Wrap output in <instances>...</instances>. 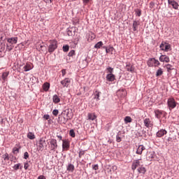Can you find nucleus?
<instances>
[{
	"instance_id": "1",
	"label": "nucleus",
	"mask_w": 179,
	"mask_h": 179,
	"mask_svg": "<svg viewBox=\"0 0 179 179\" xmlns=\"http://www.w3.org/2000/svg\"><path fill=\"white\" fill-rule=\"evenodd\" d=\"M48 52H54L56 48H58V41L52 40L49 41Z\"/></svg>"
},
{
	"instance_id": "2",
	"label": "nucleus",
	"mask_w": 179,
	"mask_h": 179,
	"mask_svg": "<svg viewBox=\"0 0 179 179\" xmlns=\"http://www.w3.org/2000/svg\"><path fill=\"white\" fill-rule=\"evenodd\" d=\"M167 104L170 110H173V108H176L177 107V103L176 102V99H174V98L168 99Z\"/></svg>"
},
{
	"instance_id": "3",
	"label": "nucleus",
	"mask_w": 179,
	"mask_h": 179,
	"mask_svg": "<svg viewBox=\"0 0 179 179\" xmlns=\"http://www.w3.org/2000/svg\"><path fill=\"white\" fill-rule=\"evenodd\" d=\"M148 66H159L160 65V62L159 60L155 59V58H151L149 59L148 62H147Z\"/></svg>"
},
{
	"instance_id": "4",
	"label": "nucleus",
	"mask_w": 179,
	"mask_h": 179,
	"mask_svg": "<svg viewBox=\"0 0 179 179\" xmlns=\"http://www.w3.org/2000/svg\"><path fill=\"white\" fill-rule=\"evenodd\" d=\"M66 115L68 118L65 117H61V116L59 117V121L60 124H66L68 122V120L72 118V115L69 116V112L66 113Z\"/></svg>"
},
{
	"instance_id": "5",
	"label": "nucleus",
	"mask_w": 179,
	"mask_h": 179,
	"mask_svg": "<svg viewBox=\"0 0 179 179\" xmlns=\"http://www.w3.org/2000/svg\"><path fill=\"white\" fill-rule=\"evenodd\" d=\"M159 48H161V50L162 51H165L166 52H168L169 50H170V48H171V45H170V44L165 43V42H162L159 46Z\"/></svg>"
},
{
	"instance_id": "6",
	"label": "nucleus",
	"mask_w": 179,
	"mask_h": 179,
	"mask_svg": "<svg viewBox=\"0 0 179 179\" xmlns=\"http://www.w3.org/2000/svg\"><path fill=\"white\" fill-rule=\"evenodd\" d=\"M155 115L156 118H162V117H166L167 115V113L163 110H155Z\"/></svg>"
},
{
	"instance_id": "7",
	"label": "nucleus",
	"mask_w": 179,
	"mask_h": 179,
	"mask_svg": "<svg viewBox=\"0 0 179 179\" xmlns=\"http://www.w3.org/2000/svg\"><path fill=\"white\" fill-rule=\"evenodd\" d=\"M141 159H136L133 161L131 165V170H133V171H135L138 167H141Z\"/></svg>"
},
{
	"instance_id": "8",
	"label": "nucleus",
	"mask_w": 179,
	"mask_h": 179,
	"mask_svg": "<svg viewBox=\"0 0 179 179\" xmlns=\"http://www.w3.org/2000/svg\"><path fill=\"white\" fill-rule=\"evenodd\" d=\"M50 150L55 151V149H57V148H58V145L57 144L56 139L52 138L50 141Z\"/></svg>"
},
{
	"instance_id": "9",
	"label": "nucleus",
	"mask_w": 179,
	"mask_h": 179,
	"mask_svg": "<svg viewBox=\"0 0 179 179\" xmlns=\"http://www.w3.org/2000/svg\"><path fill=\"white\" fill-rule=\"evenodd\" d=\"M164 135H167V130L164 129H162L159 130L156 134L157 138H162L164 136Z\"/></svg>"
},
{
	"instance_id": "10",
	"label": "nucleus",
	"mask_w": 179,
	"mask_h": 179,
	"mask_svg": "<svg viewBox=\"0 0 179 179\" xmlns=\"http://www.w3.org/2000/svg\"><path fill=\"white\" fill-rule=\"evenodd\" d=\"M61 85H62L63 87H68L69 85H71V78H66L61 81Z\"/></svg>"
},
{
	"instance_id": "11",
	"label": "nucleus",
	"mask_w": 179,
	"mask_h": 179,
	"mask_svg": "<svg viewBox=\"0 0 179 179\" xmlns=\"http://www.w3.org/2000/svg\"><path fill=\"white\" fill-rule=\"evenodd\" d=\"M143 123L146 128H152V127H153V123L152 122V121H150V119L149 118L144 119Z\"/></svg>"
},
{
	"instance_id": "12",
	"label": "nucleus",
	"mask_w": 179,
	"mask_h": 179,
	"mask_svg": "<svg viewBox=\"0 0 179 179\" xmlns=\"http://www.w3.org/2000/svg\"><path fill=\"white\" fill-rule=\"evenodd\" d=\"M168 3L169 5H171L173 9H178V3H177V1H176V0H168Z\"/></svg>"
},
{
	"instance_id": "13",
	"label": "nucleus",
	"mask_w": 179,
	"mask_h": 179,
	"mask_svg": "<svg viewBox=\"0 0 179 179\" xmlns=\"http://www.w3.org/2000/svg\"><path fill=\"white\" fill-rule=\"evenodd\" d=\"M159 61H160V62L169 63V62H170V57H169L167 55H162L159 57Z\"/></svg>"
},
{
	"instance_id": "14",
	"label": "nucleus",
	"mask_w": 179,
	"mask_h": 179,
	"mask_svg": "<svg viewBox=\"0 0 179 179\" xmlns=\"http://www.w3.org/2000/svg\"><path fill=\"white\" fill-rule=\"evenodd\" d=\"M62 149L63 150H68L69 149V141L68 140H62Z\"/></svg>"
},
{
	"instance_id": "15",
	"label": "nucleus",
	"mask_w": 179,
	"mask_h": 179,
	"mask_svg": "<svg viewBox=\"0 0 179 179\" xmlns=\"http://www.w3.org/2000/svg\"><path fill=\"white\" fill-rule=\"evenodd\" d=\"M106 78L108 82H114V80H115V75L113 73L107 74Z\"/></svg>"
},
{
	"instance_id": "16",
	"label": "nucleus",
	"mask_w": 179,
	"mask_h": 179,
	"mask_svg": "<svg viewBox=\"0 0 179 179\" xmlns=\"http://www.w3.org/2000/svg\"><path fill=\"white\" fill-rule=\"evenodd\" d=\"M17 40H18L17 37H13V38H7L8 43H9V44H11V45H13V44H17Z\"/></svg>"
},
{
	"instance_id": "17",
	"label": "nucleus",
	"mask_w": 179,
	"mask_h": 179,
	"mask_svg": "<svg viewBox=\"0 0 179 179\" xmlns=\"http://www.w3.org/2000/svg\"><path fill=\"white\" fill-rule=\"evenodd\" d=\"M117 94L119 97H125V96H127V90H120L117 92Z\"/></svg>"
},
{
	"instance_id": "18",
	"label": "nucleus",
	"mask_w": 179,
	"mask_h": 179,
	"mask_svg": "<svg viewBox=\"0 0 179 179\" xmlns=\"http://www.w3.org/2000/svg\"><path fill=\"white\" fill-rule=\"evenodd\" d=\"M145 149H146V148H145L143 145H138V148L136 150V155H142V152Z\"/></svg>"
},
{
	"instance_id": "19",
	"label": "nucleus",
	"mask_w": 179,
	"mask_h": 179,
	"mask_svg": "<svg viewBox=\"0 0 179 179\" xmlns=\"http://www.w3.org/2000/svg\"><path fill=\"white\" fill-rule=\"evenodd\" d=\"M125 69L128 72H134L135 71V68H134V66H132V64H131V63H127Z\"/></svg>"
},
{
	"instance_id": "20",
	"label": "nucleus",
	"mask_w": 179,
	"mask_h": 179,
	"mask_svg": "<svg viewBox=\"0 0 179 179\" xmlns=\"http://www.w3.org/2000/svg\"><path fill=\"white\" fill-rule=\"evenodd\" d=\"M8 76H9V71L2 73L1 78L3 80V83H5V82L8 81Z\"/></svg>"
},
{
	"instance_id": "21",
	"label": "nucleus",
	"mask_w": 179,
	"mask_h": 179,
	"mask_svg": "<svg viewBox=\"0 0 179 179\" xmlns=\"http://www.w3.org/2000/svg\"><path fill=\"white\" fill-rule=\"evenodd\" d=\"M33 69V64L30 63H27L26 65L24 66V72H29V71H31Z\"/></svg>"
},
{
	"instance_id": "22",
	"label": "nucleus",
	"mask_w": 179,
	"mask_h": 179,
	"mask_svg": "<svg viewBox=\"0 0 179 179\" xmlns=\"http://www.w3.org/2000/svg\"><path fill=\"white\" fill-rule=\"evenodd\" d=\"M97 118V116L95 113H90L87 114V120H90L91 121H94Z\"/></svg>"
},
{
	"instance_id": "23",
	"label": "nucleus",
	"mask_w": 179,
	"mask_h": 179,
	"mask_svg": "<svg viewBox=\"0 0 179 179\" xmlns=\"http://www.w3.org/2000/svg\"><path fill=\"white\" fill-rule=\"evenodd\" d=\"M20 150V145L16 144L15 146L13 148V153L14 155H17L19 150Z\"/></svg>"
},
{
	"instance_id": "24",
	"label": "nucleus",
	"mask_w": 179,
	"mask_h": 179,
	"mask_svg": "<svg viewBox=\"0 0 179 179\" xmlns=\"http://www.w3.org/2000/svg\"><path fill=\"white\" fill-rule=\"evenodd\" d=\"M137 171L139 173V174H145V173H146V169L145 166H141L137 169Z\"/></svg>"
},
{
	"instance_id": "25",
	"label": "nucleus",
	"mask_w": 179,
	"mask_h": 179,
	"mask_svg": "<svg viewBox=\"0 0 179 179\" xmlns=\"http://www.w3.org/2000/svg\"><path fill=\"white\" fill-rule=\"evenodd\" d=\"M44 146H47V143L45 142V140L42 138L39 141V148L43 149Z\"/></svg>"
},
{
	"instance_id": "26",
	"label": "nucleus",
	"mask_w": 179,
	"mask_h": 179,
	"mask_svg": "<svg viewBox=\"0 0 179 179\" xmlns=\"http://www.w3.org/2000/svg\"><path fill=\"white\" fill-rule=\"evenodd\" d=\"M42 87L44 92H48L50 90V83H45Z\"/></svg>"
},
{
	"instance_id": "27",
	"label": "nucleus",
	"mask_w": 179,
	"mask_h": 179,
	"mask_svg": "<svg viewBox=\"0 0 179 179\" xmlns=\"http://www.w3.org/2000/svg\"><path fill=\"white\" fill-rule=\"evenodd\" d=\"M100 94H101V92L99 91H95L94 94V99H95L96 101H99V100H100Z\"/></svg>"
},
{
	"instance_id": "28",
	"label": "nucleus",
	"mask_w": 179,
	"mask_h": 179,
	"mask_svg": "<svg viewBox=\"0 0 179 179\" xmlns=\"http://www.w3.org/2000/svg\"><path fill=\"white\" fill-rule=\"evenodd\" d=\"M53 103H55V104L59 103L61 101V99L58 97V95L55 94L52 97Z\"/></svg>"
},
{
	"instance_id": "29",
	"label": "nucleus",
	"mask_w": 179,
	"mask_h": 179,
	"mask_svg": "<svg viewBox=\"0 0 179 179\" xmlns=\"http://www.w3.org/2000/svg\"><path fill=\"white\" fill-rule=\"evenodd\" d=\"M139 25V21H134L133 22V30L136 31L138 30V26Z\"/></svg>"
},
{
	"instance_id": "30",
	"label": "nucleus",
	"mask_w": 179,
	"mask_h": 179,
	"mask_svg": "<svg viewBox=\"0 0 179 179\" xmlns=\"http://www.w3.org/2000/svg\"><path fill=\"white\" fill-rule=\"evenodd\" d=\"M27 138H28L29 139L33 140V139H36V136L34 135V133H32V132H29V133L27 134Z\"/></svg>"
},
{
	"instance_id": "31",
	"label": "nucleus",
	"mask_w": 179,
	"mask_h": 179,
	"mask_svg": "<svg viewBox=\"0 0 179 179\" xmlns=\"http://www.w3.org/2000/svg\"><path fill=\"white\" fill-rule=\"evenodd\" d=\"M67 170L68 171H73L75 170V166H73L72 164H69L67 166Z\"/></svg>"
},
{
	"instance_id": "32",
	"label": "nucleus",
	"mask_w": 179,
	"mask_h": 179,
	"mask_svg": "<svg viewBox=\"0 0 179 179\" xmlns=\"http://www.w3.org/2000/svg\"><path fill=\"white\" fill-rule=\"evenodd\" d=\"M103 48H106V54H108V52H113V51H114L113 47H110V48H107V47L104 46Z\"/></svg>"
},
{
	"instance_id": "33",
	"label": "nucleus",
	"mask_w": 179,
	"mask_h": 179,
	"mask_svg": "<svg viewBox=\"0 0 179 179\" xmlns=\"http://www.w3.org/2000/svg\"><path fill=\"white\" fill-rule=\"evenodd\" d=\"M124 122L125 124H128V122H132V118L129 116H126L124 117Z\"/></svg>"
},
{
	"instance_id": "34",
	"label": "nucleus",
	"mask_w": 179,
	"mask_h": 179,
	"mask_svg": "<svg viewBox=\"0 0 179 179\" xmlns=\"http://www.w3.org/2000/svg\"><path fill=\"white\" fill-rule=\"evenodd\" d=\"M2 158L3 159V160L5 162H8L9 160V154L6 153V154L3 155Z\"/></svg>"
},
{
	"instance_id": "35",
	"label": "nucleus",
	"mask_w": 179,
	"mask_h": 179,
	"mask_svg": "<svg viewBox=\"0 0 179 179\" xmlns=\"http://www.w3.org/2000/svg\"><path fill=\"white\" fill-rule=\"evenodd\" d=\"M163 75V70L162 69H159L157 71L156 76H162Z\"/></svg>"
},
{
	"instance_id": "36",
	"label": "nucleus",
	"mask_w": 179,
	"mask_h": 179,
	"mask_svg": "<svg viewBox=\"0 0 179 179\" xmlns=\"http://www.w3.org/2000/svg\"><path fill=\"white\" fill-rule=\"evenodd\" d=\"M103 47V42L102 41H99L95 45H94V48H100Z\"/></svg>"
},
{
	"instance_id": "37",
	"label": "nucleus",
	"mask_w": 179,
	"mask_h": 179,
	"mask_svg": "<svg viewBox=\"0 0 179 179\" xmlns=\"http://www.w3.org/2000/svg\"><path fill=\"white\" fill-rule=\"evenodd\" d=\"M63 51L64 52H68V51H69V45H64Z\"/></svg>"
},
{
	"instance_id": "38",
	"label": "nucleus",
	"mask_w": 179,
	"mask_h": 179,
	"mask_svg": "<svg viewBox=\"0 0 179 179\" xmlns=\"http://www.w3.org/2000/svg\"><path fill=\"white\" fill-rule=\"evenodd\" d=\"M69 135H70V136H71V138H75V136H76V135L75 134V131L73 129L70 130Z\"/></svg>"
},
{
	"instance_id": "39",
	"label": "nucleus",
	"mask_w": 179,
	"mask_h": 179,
	"mask_svg": "<svg viewBox=\"0 0 179 179\" xmlns=\"http://www.w3.org/2000/svg\"><path fill=\"white\" fill-rule=\"evenodd\" d=\"M86 151L85 150H80L78 152V156L80 158H82V156H84L85 155V153Z\"/></svg>"
},
{
	"instance_id": "40",
	"label": "nucleus",
	"mask_w": 179,
	"mask_h": 179,
	"mask_svg": "<svg viewBox=\"0 0 179 179\" xmlns=\"http://www.w3.org/2000/svg\"><path fill=\"white\" fill-rule=\"evenodd\" d=\"M106 71H107V73H113V72H114V69L112 68V67H108L106 69Z\"/></svg>"
},
{
	"instance_id": "41",
	"label": "nucleus",
	"mask_w": 179,
	"mask_h": 179,
	"mask_svg": "<svg viewBox=\"0 0 179 179\" xmlns=\"http://www.w3.org/2000/svg\"><path fill=\"white\" fill-rule=\"evenodd\" d=\"M166 68L169 72H170V71H173V66H171V64H167Z\"/></svg>"
},
{
	"instance_id": "42",
	"label": "nucleus",
	"mask_w": 179,
	"mask_h": 179,
	"mask_svg": "<svg viewBox=\"0 0 179 179\" xmlns=\"http://www.w3.org/2000/svg\"><path fill=\"white\" fill-rule=\"evenodd\" d=\"M6 49L8 50V51H12V50H13V46L12 45H6Z\"/></svg>"
},
{
	"instance_id": "43",
	"label": "nucleus",
	"mask_w": 179,
	"mask_h": 179,
	"mask_svg": "<svg viewBox=\"0 0 179 179\" xmlns=\"http://www.w3.org/2000/svg\"><path fill=\"white\" fill-rule=\"evenodd\" d=\"M136 16H141L142 15V11L140 9H136Z\"/></svg>"
},
{
	"instance_id": "44",
	"label": "nucleus",
	"mask_w": 179,
	"mask_h": 179,
	"mask_svg": "<svg viewBox=\"0 0 179 179\" xmlns=\"http://www.w3.org/2000/svg\"><path fill=\"white\" fill-rule=\"evenodd\" d=\"M13 169L15 170V171H17L20 169V164H15L14 166H13Z\"/></svg>"
},
{
	"instance_id": "45",
	"label": "nucleus",
	"mask_w": 179,
	"mask_h": 179,
	"mask_svg": "<svg viewBox=\"0 0 179 179\" xmlns=\"http://www.w3.org/2000/svg\"><path fill=\"white\" fill-rule=\"evenodd\" d=\"M29 167H30V164H29V162H25L24 165V170H27Z\"/></svg>"
},
{
	"instance_id": "46",
	"label": "nucleus",
	"mask_w": 179,
	"mask_h": 179,
	"mask_svg": "<svg viewBox=\"0 0 179 179\" xmlns=\"http://www.w3.org/2000/svg\"><path fill=\"white\" fill-rule=\"evenodd\" d=\"M121 141H122L121 136H120V134H118L116 136V142L120 143V142H121Z\"/></svg>"
},
{
	"instance_id": "47",
	"label": "nucleus",
	"mask_w": 179,
	"mask_h": 179,
	"mask_svg": "<svg viewBox=\"0 0 179 179\" xmlns=\"http://www.w3.org/2000/svg\"><path fill=\"white\" fill-rule=\"evenodd\" d=\"M68 55H69V57H73V56H75V50H71V51L69 52Z\"/></svg>"
},
{
	"instance_id": "48",
	"label": "nucleus",
	"mask_w": 179,
	"mask_h": 179,
	"mask_svg": "<svg viewBox=\"0 0 179 179\" xmlns=\"http://www.w3.org/2000/svg\"><path fill=\"white\" fill-rule=\"evenodd\" d=\"M58 113H59V111H58V110H57V109H55V110L52 111V114H53V115H55V117H57V115H58Z\"/></svg>"
},
{
	"instance_id": "49",
	"label": "nucleus",
	"mask_w": 179,
	"mask_h": 179,
	"mask_svg": "<svg viewBox=\"0 0 179 179\" xmlns=\"http://www.w3.org/2000/svg\"><path fill=\"white\" fill-rule=\"evenodd\" d=\"M24 159H25L26 160H27V159H29V152H25L24 153Z\"/></svg>"
},
{
	"instance_id": "50",
	"label": "nucleus",
	"mask_w": 179,
	"mask_h": 179,
	"mask_svg": "<svg viewBox=\"0 0 179 179\" xmlns=\"http://www.w3.org/2000/svg\"><path fill=\"white\" fill-rule=\"evenodd\" d=\"M45 3H52V1L54 0H43Z\"/></svg>"
},
{
	"instance_id": "51",
	"label": "nucleus",
	"mask_w": 179,
	"mask_h": 179,
	"mask_svg": "<svg viewBox=\"0 0 179 179\" xmlns=\"http://www.w3.org/2000/svg\"><path fill=\"white\" fill-rule=\"evenodd\" d=\"M66 74V69L62 70V76H65Z\"/></svg>"
},
{
	"instance_id": "52",
	"label": "nucleus",
	"mask_w": 179,
	"mask_h": 179,
	"mask_svg": "<svg viewBox=\"0 0 179 179\" xmlns=\"http://www.w3.org/2000/svg\"><path fill=\"white\" fill-rule=\"evenodd\" d=\"M93 169L94 170H99V165L98 164L94 165Z\"/></svg>"
},
{
	"instance_id": "53",
	"label": "nucleus",
	"mask_w": 179,
	"mask_h": 179,
	"mask_svg": "<svg viewBox=\"0 0 179 179\" xmlns=\"http://www.w3.org/2000/svg\"><path fill=\"white\" fill-rule=\"evenodd\" d=\"M43 118L45 120H50V116L48 115H44Z\"/></svg>"
},
{
	"instance_id": "54",
	"label": "nucleus",
	"mask_w": 179,
	"mask_h": 179,
	"mask_svg": "<svg viewBox=\"0 0 179 179\" xmlns=\"http://www.w3.org/2000/svg\"><path fill=\"white\" fill-rule=\"evenodd\" d=\"M166 141L167 142H171V141H173V138L171 137H169Z\"/></svg>"
},
{
	"instance_id": "55",
	"label": "nucleus",
	"mask_w": 179,
	"mask_h": 179,
	"mask_svg": "<svg viewBox=\"0 0 179 179\" xmlns=\"http://www.w3.org/2000/svg\"><path fill=\"white\" fill-rule=\"evenodd\" d=\"M84 3H89V2L90 1V0H83Z\"/></svg>"
},
{
	"instance_id": "56",
	"label": "nucleus",
	"mask_w": 179,
	"mask_h": 179,
	"mask_svg": "<svg viewBox=\"0 0 179 179\" xmlns=\"http://www.w3.org/2000/svg\"><path fill=\"white\" fill-rule=\"evenodd\" d=\"M68 36H72V31L69 30L68 31Z\"/></svg>"
},
{
	"instance_id": "57",
	"label": "nucleus",
	"mask_w": 179,
	"mask_h": 179,
	"mask_svg": "<svg viewBox=\"0 0 179 179\" xmlns=\"http://www.w3.org/2000/svg\"><path fill=\"white\" fill-rule=\"evenodd\" d=\"M38 179H45V177L41 176L38 178Z\"/></svg>"
},
{
	"instance_id": "58",
	"label": "nucleus",
	"mask_w": 179,
	"mask_h": 179,
	"mask_svg": "<svg viewBox=\"0 0 179 179\" xmlns=\"http://www.w3.org/2000/svg\"><path fill=\"white\" fill-rule=\"evenodd\" d=\"M57 138L59 139V141H62V136H57Z\"/></svg>"
},
{
	"instance_id": "59",
	"label": "nucleus",
	"mask_w": 179,
	"mask_h": 179,
	"mask_svg": "<svg viewBox=\"0 0 179 179\" xmlns=\"http://www.w3.org/2000/svg\"><path fill=\"white\" fill-rule=\"evenodd\" d=\"M83 62H86V60H84Z\"/></svg>"
},
{
	"instance_id": "60",
	"label": "nucleus",
	"mask_w": 179,
	"mask_h": 179,
	"mask_svg": "<svg viewBox=\"0 0 179 179\" xmlns=\"http://www.w3.org/2000/svg\"><path fill=\"white\" fill-rule=\"evenodd\" d=\"M71 1H76V0H71Z\"/></svg>"
},
{
	"instance_id": "61",
	"label": "nucleus",
	"mask_w": 179,
	"mask_h": 179,
	"mask_svg": "<svg viewBox=\"0 0 179 179\" xmlns=\"http://www.w3.org/2000/svg\"><path fill=\"white\" fill-rule=\"evenodd\" d=\"M87 64H85V66H87Z\"/></svg>"
}]
</instances>
